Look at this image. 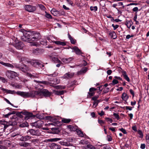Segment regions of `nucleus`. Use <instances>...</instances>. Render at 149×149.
<instances>
[{"instance_id":"1","label":"nucleus","mask_w":149,"mask_h":149,"mask_svg":"<svg viewBox=\"0 0 149 149\" xmlns=\"http://www.w3.org/2000/svg\"><path fill=\"white\" fill-rule=\"evenodd\" d=\"M16 93L23 97H33L38 96V97H41L42 95L45 97L49 96L51 94L46 89H44L42 91H32L30 93L18 91Z\"/></svg>"},{"instance_id":"2","label":"nucleus","mask_w":149,"mask_h":149,"mask_svg":"<svg viewBox=\"0 0 149 149\" xmlns=\"http://www.w3.org/2000/svg\"><path fill=\"white\" fill-rule=\"evenodd\" d=\"M40 130L38 129L34 130L30 129L27 132V133H29L30 134L33 136H39L41 134Z\"/></svg>"},{"instance_id":"3","label":"nucleus","mask_w":149,"mask_h":149,"mask_svg":"<svg viewBox=\"0 0 149 149\" xmlns=\"http://www.w3.org/2000/svg\"><path fill=\"white\" fill-rule=\"evenodd\" d=\"M25 10L29 12H33L36 10V6L31 5H26L25 6Z\"/></svg>"},{"instance_id":"4","label":"nucleus","mask_w":149,"mask_h":149,"mask_svg":"<svg viewBox=\"0 0 149 149\" xmlns=\"http://www.w3.org/2000/svg\"><path fill=\"white\" fill-rule=\"evenodd\" d=\"M17 75V73L14 71H8L6 73V75L9 79L13 78L14 76H16Z\"/></svg>"},{"instance_id":"5","label":"nucleus","mask_w":149,"mask_h":149,"mask_svg":"<svg viewBox=\"0 0 149 149\" xmlns=\"http://www.w3.org/2000/svg\"><path fill=\"white\" fill-rule=\"evenodd\" d=\"M1 122L2 125L0 126V130H1L0 131H1L2 133L4 130L8 127V125H5L7 123L6 122L1 121Z\"/></svg>"},{"instance_id":"6","label":"nucleus","mask_w":149,"mask_h":149,"mask_svg":"<svg viewBox=\"0 0 149 149\" xmlns=\"http://www.w3.org/2000/svg\"><path fill=\"white\" fill-rule=\"evenodd\" d=\"M49 147L51 149H60L61 148L60 145H57L54 143H51Z\"/></svg>"},{"instance_id":"7","label":"nucleus","mask_w":149,"mask_h":149,"mask_svg":"<svg viewBox=\"0 0 149 149\" xmlns=\"http://www.w3.org/2000/svg\"><path fill=\"white\" fill-rule=\"evenodd\" d=\"M15 46L17 49H22L23 47V44L22 42L19 41L15 44Z\"/></svg>"},{"instance_id":"8","label":"nucleus","mask_w":149,"mask_h":149,"mask_svg":"<svg viewBox=\"0 0 149 149\" xmlns=\"http://www.w3.org/2000/svg\"><path fill=\"white\" fill-rule=\"evenodd\" d=\"M51 12L54 16H58L60 15V12L55 8L52 9L51 11Z\"/></svg>"},{"instance_id":"9","label":"nucleus","mask_w":149,"mask_h":149,"mask_svg":"<svg viewBox=\"0 0 149 149\" xmlns=\"http://www.w3.org/2000/svg\"><path fill=\"white\" fill-rule=\"evenodd\" d=\"M74 75V73H69L68 72L67 73H66L64 75L63 77L65 79L71 78L73 77Z\"/></svg>"},{"instance_id":"10","label":"nucleus","mask_w":149,"mask_h":149,"mask_svg":"<svg viewBox=\"0 0 149 149\" xmlns=\"http://www.w3.org/2000/svg\"><path fill=\"white\" fill-rule=\"evenodd\" d=\"M1 90L3 92L6 93H7L14 94L16 93L14 90L11 91L9 90L3 88H1Z\"/></svg>"},{"instance_id":"11","label":"nucleus","mask_w":149,"mask_h":149,"mask_svg":"<svg viewBox=\"0 0 149 149\" xmlns=\"http://www.w3.org/2000/svg\"><path fill=\"white\" fill-rule=\"evenodd\" d=\"M31 139L30 136L28 135H26L25 136H23L19 139L20 141H25L30 139Z\"/></svg>"},{"instance_id":"12","label":"nucleus","mask_w":149,"mask_h":149,"mask_svg":"<svg viewBox=\"0 0 149 149\" xmlns=\"http://www.w3.org/2000/svg\"><path fill=\"white\" fill-rule=\"evenodd\" d=\"M72 49L75 52L76 54L77 55H79L82 54L81 51L77 47L74 46L72 48Z\"/></svg>"},{"instance_id":"13","label":"nucleus","mask_w":149,"mask_h":149,"mask_svg":"<svg viewBox=\"0 0 149 149\" xmlns=\"http://www.w3.org/2000/svg\"><path fill=\"white\" fill-rule=\"evenodd\" d=\"M20 70L22 72H26L28 71H29V69L27 66L24 65L21 67Z\"/></svg>"},{"instance_id":"14","label":"nucleus","mask_w":149,"mask_h":149,"mask_svg":"<svg viewBox=\"0 0 149 149\" xmlns=\"http://www.w3.org/2000/svg\"><path fill=\"white\" fill-rule=\"evenodd\" d=\"M23 114L26 116L24 118V119H28L32 117L33 116L32 113L27 111L24 112Z\"/></svg>"},{"instance_id":"15","label":"nucleus","mask_w":149,"mask_h":149,"mask_svg":"<svg viewBox=\"0 0 149 149\" xmlns=\"http://www.w3.org/2000/svg\"><path fill=\"white\" fill-rule=\"evenodd\" d=\"M31 64L35 67H36L40 63L38 61L36 60H33L31 62Z\"/></svg>"},{"instance_id":"16","label":"nucleus","mask_w":149,"mask_h":149,"mask_svg":"<svg viewBox=\"0 0 149 149\" xmlns=\"http://www.w3.org/2000/svg\"><path fill=\"white\" fill-rule=\"evenodd\" d=\"M121 97L123 100L127 102L126 101L129 98V96L124 92L123 93Z\"/></svg>"},{"instance_id":"17","label":"nucleus","mask_w":149,"mask_h":149,"mask_svg":"<svg viewBox=\"0 0 149 149\" xmlns=\"http://www.w3.org/2000/svg\"><path fill=\"white\" fill-rule=\"evenodd\" d=\"M72 59V58L70 57L68 58H63L62 59V61L64 63H70Z\"/></svg>"},{"instance_id":"18","label":"nucleus","mask_w":149,"mask_h":149,"mask_svg":"<svg viewBox=\"0 0 149 149\" xmlns=\"http://www.w3.org/2000/svg\"><path fill=\"white\" fill-rule=\"evenodd\" d=\"M66 91H56L54 90L53 91L54 93L56 95H63L64 93L66 92Z\"/></svg>"},{"instance_id":"19","label":"nucleus","mask_w":149,"mask_h":149,"mask_svg":"<svg viewBox=\"0 0 149 149\" xmlns=\"http://www.w3.org/2000/svg\"><path fill=\"white\" fill-rule=\"evenodd\" d=\"M96 89L94 88H91L89 89V92L88 93V94L90 96H93L95 93L94 91H95Z\"/></svg>"},{"instance_id":"20","label":"nucleus","mask_w":149,"mask_h":149,"mask_svg":"<svg viewBox=\"0 0 149 149\" xmlns=\"http://www.w3.org/2000/svg\"><path fill=\"white\" fill-rule=\"evenodd\" d=\"M24 35H25V36L27 38H28L29 40H30V39H31V37L32 34V33H31L30 32H26V31L25 32L23 33Z\"/></svg>"},{"instance_id":"21","label":"nucleus","mask_w":149,"mask_h":149,"mask_svg":"<svg viewBox=\"0 0 149 149\" xmlns=\"http://www.w3.org/2000/svg\"><path fill=\"white\" fill-rule=\"evenodd\" d=\"M87 70V68L86 67H84L82 68L80 71H78L77 72L78 75H80L82 73H85Z\"/></svg>"},{"instance_id":"22","label":"nucleus","mask_w":149,"mask_h":149,"mask_svg":"<svg viewBox=\"0 0 149 149\" xmlns=\"http://www.w3.org/2000/svg\"><path fill=\"white\" fill-rule=\"evenodd\" d=\"M0 63L3 65L6 66L8 67H10L11 68H13V66L12 65L10 64L9 63H4L2 61H0Z\"/></svg>"},{"instance_id":"23","label":"nucleus","mask_w":149,"mask_h":149,"mask_svg":"<svg viewBox=\"0 0 149 149\" xmlns=\"http://www.w3.org/2000/svg\"><path fill=\"white\" fill-rule=\"evenodd\" d=\"M68 38L70 41L71 43L72 44H74L76 42V40L74 39L72 37L70 36V35L68 33Z\"/></svg>"},{"instance_id":"24","label":"nucleus","mask_w":149,"mask_h":149,"mask_svg":"<svg viewBox=\"0 0 149 149\" xmlns=\"http://www.w3.org/2000/svg\"><path fill=\"white\" fill-rule=\"evenodd\" d=\"M54 42L58 45H61L63 46H64L66 45V43L65 42H61L60 41H54Z\"/></svg>"},{"instance_id":"25","label":"nucleus","mask_w":149,"mask_h":149,"mask_svg":"<svg viewBox=\"0 0 149 149\" xmlns=\"http://www.w3.org/2000/svg\"><path fill=\"white\" fill-rule=\"evenodd\" d=\"M82 149H95V148L92 145L88 144L86 147H83Z\"/></svg>"},{"instance_id":"26","label":"nucleus","mask_w":149,"mask_h":149,"mask_svg":"<svg viewBox=\"0 0 149 149\" xmlns=\"http://www.w3.org/2000/svg\"><path fill=\"white\" fill-rule=\"evenodd\" d=\"M19 145L21 146L26 147L29 146L30 144L27 142H20L19 143Z\"/></svg>"},{"instance_id":"27","label":"nucleus","mask_w":149,"mask_h":149,"mask_svg":"<svg viewBox=\"0 0 149 149\" xmlns=\"http://www.w3.org/2000/svg\"><path fill=\"white\" fill-rule=\"evenodd\" d=\"M53 86L55 88L57 89H64L65 88V86H59V85H54Z\"/></svg>"},{"instance_id":"28","label":"nucleus","mask_w":149,"mask_h":149,"mask_svg":"<svg viewBox=\"0 0 149 149\" xmlns=\"http://www.w3.org/2000/svg\"><path fill=\"white\" fill-rule=\"evenodd\" d=\"M132 24V22L131 20L126 21L125 23V25H126L127 27L129 28H130Z\"/></svg>"},{"instance_id":"29","label":"nucleus","mask_w":149,"mask_h":149,"mask_svg":"<svg viewBox=\"0 0 149 149\" xmlns=\"http://www.w3.org/2000/svg\"><path fill=\"white\" fill-rule=\"evenodd\" d=\"M109 35L111 36V37L114 39H116L117 37L116 33L114 31H112L110 33Z\"/></svg>"},{"instance_id":"30","label":"nucleus","mask_w":149,"mask_h":149,"mask_svg":"<svg viewBox=\"0 0 149 149\" xmlns=\"http://www.w3.org/2000/svg\"><path fill=\"white\" fill-rule=\"evenodd\" d=\"M59 143L62 145L65 146H70V143L67 142H64V141H61L59 142Z\"/></svg>"},{"instance_id":"31","label":"nucleus","mask_w":149,"mask_h":149,"mask_svg":"<svg viewBox=\"0 0 149 149\" xmlns=\"http://www.w3.org/2000/svg\"><path fill=\"white\" fill-rule=\"evenodd\" d=\"M88 141L86 139H84L81 140L79 142V143L81 144L84 145L88 144Z\"/></svg>"},{"instance_id":"32","label":"nucleus","mask_w":149,"mask_h":149,"mask_svg":"<svg viewBox=\"0 0 149 149\" xmlns=\"http://www.w3.org/2000/svg\"><path fill=\"white\" fill-rule=\"evenodd\" d=\"M32 74L31 73H27V76L31 78H34L37 77L36 76V74L35 73H33Z\"/></svg>"},{"instance_id":"33","label":"nucleus","mask_w":149,"mask_h":149,"mask_svg":"<svg viewBox=\"0 0 149 149\" xmlns=\"http://www.w3.org/2000/svg\"><path fill=\"white\" fill-rule=\"evenodd\" d=\"M36 122L38 126V128L42 126L43 124V122L41 120H38Z\"/></svg>"},{"instance_id":"34","label":"nucleus","mask_w":149,"mask_h":149,"mask_svg":"<svg viewBox=\"0 0 149 149\" xmlns=\"http://www.w3.org/2000/svg\"><path fill=\"white\" fill-rule=\"evenodd\" d=\"M61 139L60 138H55L49 139L48 140L51 142H55L61 140Z\"/></svg>"},{"instance_id":"35","label":"nucleus","mask_w":149,"mask_h":149,"mask_svg":"<svg viewBox=\"0 0 149 149\" xmlns=\"http://www.w3.org/2000/svg\"><path fill=\"white\" fill-rule=\"evenodd\" d=\"M21 39L24 41H30L29 39L25 36V35L23 34V36L21 37Z\"/></svg>"},{"instance_id":"36","label":"nucleus","mask_w":149,"mask_h":149,"mask_svg":"<svg viewBox=\"0 0 149 149\" xmlns=\"http://www.w3.org/2000/svg\"><path fill=\"white\" fill-rule=\"evenodd\" d=\"M33 35L35 37H36L37 39H40V34L39 33H33Z\"/></svg>"},{"instance_id":"37","label":"nucleus","mask_w":149,"mask_h":149,"mask_svg":"<svg viewBox=\"0 0 149 149\" xmlns=\"http://www.w3.org/2000/svg\"><path fill=\"white\" fill-rule=\"evenodd\" d=\"M71 120L70 119L63 118L62 120V122L64 123H68Z\"/></svg>"},{"instance_id":"38","label":"nucleus","mask_w":149,"mask_h":149,"mask_svg":"<svg viewBox=\"0 0 149 149\" xmlns=\"http://www.w3.org/2000/svg\"><path fill=\"white\" fill-rule=\"evenodd\" d=\"M13 118L12 120V121H14L15 122H14V123H13L12 125H16L17 124V123L15 121L16 120V118H17V116L16 115H15L13 116Z\"/></svg>"},{"instance_id":"39","label":"nucleus","mask_w":149,"mask_h":149,"mask_svg":"<svg viewBox=\"0 0 149 149\" xmlns=\"http://www.w3.org/2000/svg\"><path fill=\"white\" fill-rule=\"evenodd\" d=\"M45 17L49 19H52V17L50 14L47 13L46 11L45 12Z\"/></svg>"},{"instance_id":"40","label":"nucleus","mask_w":149,"mask_h":149,"mask_svg":"<svg viewBox=\"0 0 149 149\" xmlns=\"http://www.w3.org/2000/svg\"><path fill=\"white\" fill-rule=\"evenodd\" d=\"M76 131L79 135L80 136L84 137V134L82 132L79 130H77Z\"/></svg>"},{"instance_id":"41","label":"nucleus","mask_w":149,"mask_h":149,"mask_svg":"<svg viewBox=\"0 0 149 149\" xmlns=\"http://www.w3.org/2000/svg\"><path fill=\"white\" fill-rule=\"evenodd\" d=\"M38 6L42 10H45L46 8L45 6L41 4H38Z\"/></svg>"},{"instance_id":"42","label":"nucleus","mask_w":149,"mask_h":149,"mask_svg":"<svg viewBox=\"0 0 149 149\" xmlns=\"http://www.w3.org/2000/svg\"><path fill=\"white\" fill-rule=\"evenodd\" d=\"M52 59L55 62L58 63H60L61 62L57 58L54 57L52 58Z\"/></svg>"},{"instance_id":"43","label":"nucleus","mask_w":149,"mask_h":149,"mask_svg":"<svg viewBox=\"0 0 149 149\" xmlns=\"http://www.w3.org/2000/svg\"><path fill=\"white\" fill-rule=\"evenodd\" d=\"M39 39H37V38H36V37H35L33 36L32 34L31 37V39H30V40L34 41H38Z\"/></svg>"},{"instance_id":"44","label":"nucleus","mask_w":149,"mask_h":149,"mask_svg":"<svg viewBox=\"0 0 149 149\" xmlns=\"http://www.w3.org/2000/svg\"><path fill=\"white\" fill-rule=\"evenodd\" d=\"M80 1L78 3H77V6L79 7H82L84 5L83 1Z\"/></svg>"},{"instance_id":"45","label":"nucleus","mask_w":149,"mask_h":149,"mask_svg":"<svg viewBox=\"0 0 149 149\" xmlns=\"http://www.w3.org/2000/svg\"><path fill=\"white\" fill-rule=\"evenodd\" d=\"M138 133L139 135V137L140 138H142L143 136V134L142 131L139 130L138 131Z\"/></svg>"},{"instance_id":"46","label":"nucleus","mask_w":149,"mask_h":149,"mask_svg":"<svg viewBox=\"0 0 149 149\" xmlns=\"http://www.w3.org/2000/svg\"><path fill=\"white\" fill-rule=\"evenodd\" d=\"M90 9L91 11H97V6H91L90 7Z\"/></svg>"},{"instance_id":"47","label":"nucleus","mask_w":149,"mask_h":149,"mask_svg":"<svg viewBox=\"0 0 149 149\" xmlns=\"http://www.w3.org/2000/svg\"><path fill=\"white\" fill-rule=\"evenodd\" d=\"M118 83V81L116 79H114L113 80L112 83H111V84L112 85H115Z\"/></svg>"},{"instance_id":"48","label":"nucleus","mask_w":149,"mask_h":149,"mask_svg":"<svg viewBox=\"0 0 149 149\" xmlns=\"http://www.w3.org/2000/svg\"><path fill=\"white\" fill-rule=\"evenodd\" d=\"M0 80L2 81L3 83H6L7 82V79L3 77L0 76Z\"/></svg>"},{"instance_id":"49","label":"nucleus","mask_w":149,"mask_h":149,"mask_svg":"<svg viewBox=\"0 0 149 149\" xmlns=\"http://www.w3.org/2000/svg\"><path fill=\"white\" fill-rule=\"evenodd\" d=\"M28 125V124L27 123H23L21 124L20 125V126L22 127H26Z\"/></svg>"},{"instance_id":"50","label":"nucleus","mask_w":149,"mask_h":149,"mask_svg":"<svg viewBox=\"0 0 149 149\" xmlns=\"http://www.w3.org/2000/svg\"><path fill=\"white\" fill-rule=\"evenodd\" d=\"M113 115L114 116L115 118L117 120H118L120 118H119V116L118 114L115 113H113Z\"/></svg>"},{"instance_id":"51","label":"nucleus","mask_w":149,"mask_h":149,"mask_svg":"<svg viewBox=\"0 0 149 149\" xmlns=\"http://www.w3.org/2000/svg\"><path fill=\"white\" fill-rule=\"evenodd\" d=\"M112 26L113 28V30H115L116 29L118 28L119 27V25H115L113 24H112Z\"/></svg>"},{"instance_id":"52","label":"nucleus","mask_w":149,"mask_h":149,"mask_svg":"<svg viewBox=\"0 0 149 149\" xmlns=\"http://www.w3.org/2000/svg\"><path fill=\"white\" fill-rule=\"evenodd\" d=\"M105 119L107 120V121L110 122V123H112L113 122V120L111 118L107 117L105 118Z\"/></svg>"},{"instance_id":"53","label":"nucleus","mask_w":149,"mask_h":149,"mask_svg":"<svg viewBox=\"0 0 149 149\" xmlns=\"http://www.w3.org/2000/svg\"><path fill=\"white\" fill-rule=\"evenodd\" d=\"M66 1L68 3L70 4L72 6L73 3L72 1L70 0H66Z\"/></svg>"},{"instance_id":"54","label":"nucleus","mask_w":149,"mask_h":149,"mask_svg":"<svg viewBox=\"0 0 149 149\" xmlns=\"http://www.w3.org/2000/svg\"><path fill=\"white\" fill-rule=\"evenodd\" d=\"M124 78L128 82H130V79L129 77H128L127 75H125L124 77Z\"/></svg>"},{"instance_id":"55","label":"nucleus","mask_w":149,"mask_h":149,"mask_svg":"<svg viewBox=\"0 0 149 149\" xmlns=\"http://www.w3.org/2000/svg\"><path fill=\"white\" fill-rule=\"evenodd\" d=\"M129 91L130 93L132 95L133 97H134V93L133 91L130 89Z\"/></svg>"},{"instance_id":"56","label":"nucleus","mask_w":149,"mask_h":149,"mask_svg":"<svg viewBox=\"0 0 149 149\" xmlns=\"http://www.w3.org/2000/svg\"><path fill=\"white\" fill-rule=\"evenodd\" d=\"M4 100L8 103L11 105V106H14L13 104H12L11 103H10V102L8 100V99H7L6 98H5Z\"/></svg>"},{"instance_id":"57","label":"nucleus","mask_w":149,"mask_h":149,"mask_svg":"<svg viewBox=\"0 0 149 149\" xmlns=\"http://www.w3.org/2000/svg\"><path fill=\"white\" fill-rule=\"evenodd\" d=\"M120 130L124 134H126L127 133V132H126L125 130L123 128H122L120 129Z\"/></svg>"},{"instance_id":"58","label":"nucleus","mask_w":149,"mask_h":149,"mask_svg":"<svg viewBox=\"0 0 149 149\" xmlns=\"http://www.w3.org/2000/svg\"><path fill=\"white\" fill-rule=\"evenodd\" d=\"M98 96H94L92 97V99L93 100V101L97 100V99L98 98Z\"/></svg>"},{"instance_id":"59","label":"nucleus","mask_w":149,"mask_h":149,"mask_svg":"<svg viewBox=\"0 0 149 149\" xmlns=\"http://www.w3.org/2000/svg\"><path fill=\"white\" fill-rule=\"evenodd\" d=\"M99 103V102L97 100L94 101L93 102V106H94L95 104H96L95 107L97 105L98 103Z\"/></svg>"},{"instance_id":"60","label":"nucleus","mask_w":149,"mask_h":149,"mask_svg":"<svg viewBox=\"0 0 149 149\" xmlns=\"http://www.w3.org/2000/svg\"><path fill=\"white\" fill-rule=\"evenodd\" d=\"M98 122L101 125H102V124H104V122L102 120H98Z\"/></svg>"},{"instance_id":"61","label":"nucleus","mask_w":149,"mask_h":149,"mask_svg":"<svg viewBox=\"0 0 149 149\" xmlns=\"http://www.w3.org/2000/svg\"><path fill=\"white\" fill-rule=\"evenodd\" d=\"M32 126L38 128V126L37 123V122H36L34 123H33L32 124Z\"/></svg>"},{"instance_id":"62","label":"nucleus","mask_w":149,"mask_h":149,"mask_svg":"<svg viewBox=\"0 0 149 149\" xmlns=\"http://www.w3.org/2000/svg\"><path fill=\"white\" fill-rule=\"evenodd\" d=\"M145 144L144 143L141 144V145L140 148L142 149H144L145 148Z\"/></svg>"},{"instance_id":"63","label":"nucleus","mask_w":149,"mask_h":149,"mask_svg":"<svg viewBox=\"0 0 149 149\" xmlns=\"http://www.w3.org/2000/svg\"><path fill=\"white\" fill-rule=\"evenodd\" d=\"M109 88H106L104 90L103 92L104 93H107L109 91Z\"/></svg>"},{"instance_id":"64","label":"nucleus","mask_w":149,"mask_h":149,"mask_svg":"<svg viewBox=\"0 0 149 149\" xmlns=\"http://www.w3.org/2000/svg\"><path fill=\"white\" fill-rule=\"evenodd\" d=\"M132 10L134 12H137L138 10V8L137 7H135Z\"/></svg>"}]
</instances>
